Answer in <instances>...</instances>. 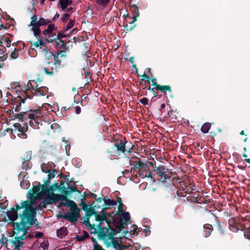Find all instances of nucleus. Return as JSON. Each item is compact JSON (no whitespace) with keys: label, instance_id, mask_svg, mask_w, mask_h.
<instances>
[{"label":"nucleus","instance_id":"obj_1","mask_svg":"<svg viewBox=\"0 0 250 250\" xmlns=\"http://www.w3.org/2000/svg\"><path fill=\"white\" fill-rule=\"evenodd\" d=\"M16 210L13 208L7 212V216L12 221H15L18 218L17 210L22 209V213L20 214L22 222L20 224H23L24 228L26 225L29 227L35 223L36 221V210L40 208V205L36 201L35 199L23 201L21 203V206H16Z\"/></svg>","mask_w":250,"mask_h":250},{"label":"nucleus","instance_id":"obj_2","mask_svg":"<svg viewBox=\"0 0 250 250\" xmlns=\"http://www.w3.org/2000/svg\"><path fill=\"white\" fill-rule=\"evenodd\" d=\"M114 142L113 146L108 150L111 155H126L136 153V146L128 142L125 138L115 140Z\"/></svg>","mask_w":250,"mask_h":250},{"label":"nucleus","instance_id":"obj_3","mask_svg":"<svg viewBox=\"0 0 250 250\" xmlns=\"http://www.w3.org/2000/svg\"><path fill=\"white\" fill-rule=\"evenodd\" d=\"M37 82L35 80H30L25 85V89L23 91L22 96L26 99H31L33 96H43L48 92V89L46 86H38Z\"/></svg>","mask_w":250,"mask_h":250},{"label":"nucleus","instance_id":"obj_4","mask_svg":"<svg viewBox=\"0 0 250 250\" xmlns=\"http://www.w3.org/2000/svg\"><path fill=\"white\" fill-rule=\"evenodd\" d=\"M14 233L17 235H19L18 237H15L14 239L12 240L10 245L12 250H20L21 248L22 247L23 242L22 241L26 238L24 235L26 232V229L24 228L23 224H15L14 225Z\"/></svg>","mask_w":250,"mask_h":250},{"label":"nucleus","instance_id":"obj_5","mask_svg":"<svg viewBox=\"0 0 250 250\" xmlns=\"http://www.w3.org/2000/svg\"><path fill=\"white\" fill-rule=\"evenodd\" d=\"M60 201H61L62 202L58 206V207H60L61 206H66L71 208L72 207L75 206L76 205L74 201L68 200L65 196L62 195H59L52 193L51 194H48L46 196L45 202L48 204H56Z\"/></svg>","mask_w":250,"mask_h":250},{"label":"nucleus","instance_id":"obj_6","mask_svg":"<svg viewBox=\"0 0 250 250\" xmlns=\"http://www.w3.org/2000/svg\"><path fill=\"white\" fill-rule=\"evenodd\" d=\"M46 114L42 107L37 109H30L28 111L21 112L20 114H14L12 117L13 119L18 118L19 120L24 121L28 119H35L37 117H42Z\"/></svg>","mask_w":250,"mask_h":250},{"label":"nucleus","instance_id":"obj_7","mask_svg":"<svg viewBox=\"0 0 250 250\" xmlns=\"http://www.w3.org/2000/svg\"><path fill=\"white\" fill-rule=\"evenodd\" d=\"M130 10L131 11L133 14V18L130 17L128 14L125 15V18H128L129 19H133V20L131 21H128V23L131 24L130 26L128 24H126L125 26V28L126 31H131L136 26V24L134 22L137 21V18L140 16L139 11V8L137 5L135 4H131V1L129 3Z\"/></svg>","mask_w":250,"mask_h":250},{"label":"nucleus","instance_id":"obj_8","mask_svg":"<svg viewBox=\"0 0 250 250\" xmlns=\"http://www.w3.org/2000/svg\"><path fill=\"white\" fill-rule=\"evenodd\" d=\"M53 63L52 60L49 59L46 55L44 60V64L42 66V69L47 75L52 76L58 72V69L55 65L51 63Z\"/></svg>","mask_w":250,"mask_h":250},{"label":"nucleus","instance_id":"obj_9","mask_svg":"<svg viewBox=\"0 0 250 250\" xmlns=\"http://www.w3.org/2000/svg\"><path fill=\"white\" fill-rule=\"evenodd\" d=\"M63 53H64V51H57L54 53H53L52 52H49L46 54L51 60H52L53 63L51 64L55 65L58 69L61 63V61L59 58L66 57V55Z\"/></svg>","mask_w":250,"mask_h":250},{"label":"nucleus","instance_id":"obj_10","mask_svg":"<svg viewBox=\"0 0 250 250\" xmlns=\"http://www.w3.org/2000/svg\"><path fill=\"white\" fill-rule=\"evenodd\" d=\"M80 209L77 205L70 208L69 211L66 213L63 218L71 222H75L80 217Z\"/></svg>","mask_w":250,"mask_h":250},{"label":"nucleus","instance_id":"obj_11","mask_svg":"<svg viewBox=\"0 0 250 250\" xmlns=\"http://www.w3.org/2000/svg\"><path fill=\"white\" fill-rule=\"evenodd\" d=\"M157 177L159 180L164 181L170 177V172L163 166H159L155 169Z\"/></svg>","mask_w":250,"mask_h":250},{"label":"nucleus","instance_id":"obj_12","mask_svg":"<svg viewBox=\"0 0 250 250\" xmlns=\"http://www.w3.org/2000/svg\"><path fill=\"white\" fill-rule=\"evenodd\" d=\"M26 98L22 96H18V98L15 101L13 102V104L15 105V107H13V109H14L16 112H19L21 110V103H24L25 100Z\"/></svg>","mask_w":250,"mask_h":250},{"label":"nucleus","instance_id":"obj_13","mask_svg":"<svg viewBox=\"0 0 250 250\" xmlns=\"http://www.w3.org/2000/svg\"><path fill=\"white\" fill-rule=\"evenodd\" d=\"M204 236L206 237H208L210 235L211 232L213 229V227H212V225L208 224H205L204 226Z\"/></svg>","mask_w":250,"mask_h":250},{"label":"nucleus","instance_id":"obj_14","mask_svg":"<svg viewBox=\"0 0 250 250\" xmlns=\"http://www.w3.org/2000/svg\"><path fill=\"white\" fill-rule=\"evenodd\" d=\"M30 42L32 44V46L35 48L40 46V48H42V46L45 47L46 46V44L42 38H39L36 42H32V41H30Z\"/></svg>","mask_w":250,"mask_h":250},{"label":"nucleus","instance_id":"obj_15","mask_svg":"<svg viewBox=\"0 0 250 250\" xmlns=\"http://www.w3.org/2000/svg\"><path fill=\"white\" fill-rule=\"evenodd\" d=\"M157 90H160L162 93H165L167 91L171 92V88L170 85H161L158 84L155 88Z\"/></svg>","mask_w":250,"mask_h":250},{"label":"nucleus","instance_id":"obj_16","mask_svg":"<svg viewBox=\"0 0 250 250\" xmlns=\"http://www.w3.org/2000/svg\"><path fill=\"white\" fill-rule=\"evenodd\" d=\"M58 237L60 238H63L67 234V229L65 227H62L57 231Z\"/></svg>","mask_w":250,"mask_h":250},{"label":"nucleus","instance_id":"obj_17","mask_svg":"<svg viewBox=\"0 0 250 250\" xmlns=\"http://www.w3.org/2000/svg\"><path fill=\"white\" fill-rule=\"evenodd\" d=\"M58 40L61 44V48L63 49L62 51H64V52H65L68 50V47L67 46V44L68 43L69 41L63 40V39H59Z\"/></svg>","mask_w":250,"mask_h":250},{"label":"nucleus","instance_id":"obj_18","mask_svg":"<svg viewBox=\"0 0 250 250\" xmlns=\"http://www.w3.org/2000/svg\"><path fill=\"white\" fill-rule=\"evenodd\" d=\"M211 127V124L209 123H204L201 126V130L204 133H207L208 132Z\"/></svg>","mask_w":250,"mask_h":250},{"label":"nucleus","instance_id":"obj_19","mask_svg":"<svg viewBox=\"0 0 250 250\" xmlns=\"http://www.w3.org/2000/svg\"><path fill=\"white\" fill-rule=\"evenodd\" d=\"M121 218L123 221L128 222L130 219V214L128 212H123L121 214Z\"/></svg>","mask_w":250,"mask_h":250},{"label":"nucleus","instance_id":"obj_20","mask_svg":"<svg viewBox=\"0 0 250 250\" xmlns=\"http://www.w3.org/2000/svg\"><path fill=\"white\" fill-rule=\"evenodd\" d=\"M14 129V131H18L20 133L19 135H21L20 136H22V127L21 125L19 123H15L13 125Z\"/></svg>","mask_w":250,"mask_h":250},{"label":"nucleus","instance_id":"obj_21","mask_svg":"<svg viewBox=\"0 0 250 250\" xmlns=\"http://www.w3.org/2000/svg\"><path fill=\"white\" fill-rule=\"evenodd\" d=\"M4 48V49H1L0 48V54L2 55L1 56H0V62H3L7 58V53H6L5 48Z\"/></svg>","mask_w":250,"mask_h":250},{"label":"nucleus","instance_id":"obj_22","mask_svg":"<svg viewBox=\"0 0 250 250\" xmlns=\"http://www.w3.org/2000/svg\"><path fill=\"white\" fill-rule=\"evenodd\" d=\"M62 140L63 142H65V149L66 150V154L67 156H69L70 155V153H69V151H70V148H71V146H70V144L69 142H67L66 140H65V137H63L62 138Z\"/></svg>","mask_w":250,"mask_h":250},{"label":"nucleus","instance_id":"obj_23","mask_svg":"<svg viewBox=\"0 0 250 250\" xmlns=\"http://www.w3.org/2000/svg\"><path fill=\"white\" fill-rule=\"evenodd\" d=\"M51 22V21L48 19H44L43 18H41L39 19V21H37V24L38 25L42 26L45 25Z\"/></svg>","mask_w":250,"mask_h":250},{"label":"nucleus","instance_id":"obj_24","mask_svg":"<svg viewBox=\"0 0 250 250\" xmlns=\"http://www.w3.org/2000/svg\"><path fill=\"white\" fill-rule=\"evenodd\" d=\"M22 127V136H20V137L26 139L27 138V135L25 134V132L28 130V125L27 123H24L22 125H21Z\"/></svg>","mask_w":250,"mask_h":250},{"label":"nucleus","instance_id":"obj_25","mask_svg":"<svg viewBox=\"0 0 250 250\" xmlns=\"http://www.w3.org/2000/svg\"><path fill=\"white\" fill-rule=\"evenodd\" d=\"M40 117H37L35 119H31L32 120L29 121V125L33 127H35L39 125V119Z\"/></svg>","mask_w":250,"mask_h":250},{"label":"nucleus","instance_id":"obj_26","mask_svg":"<svg viewBox=\"0 0 250 250\" xmlns=\"http://www.w3.org/2000/svg\"><path fill=\"white\" fill-rule=\"evenodd\" d=\"M40 190V186H36L34 187L32 191H30V194L31 195V197H33L34 196V195L37 194Z\"/></svg>","mask_w":250,"mask_h":250},{"label":"nucleus","instance_id":"obj_27","mask_svg":"<svg viewBox=\"0 0 250 250\" xmlns=\"http://www.w3.org/2000/svg\"><path fill=\"white\" fill-rule=\"evenodd\" d=\"M146 164L141 162L140 160L137 162L135 167L140 169H145Z\"/></svg>","mask_w":250,"mask_h":250},{"label":"nucleus","instance_id":"obj_28","mask_svg":"<svg viewBox=\"0 0 250 250\" xmlns=\"http://www.w3.org/2000/svg\"><path fill=\"white\" fill-rule=\"evenodd\" d=\"M110 0H96V2L99 5H101L103 6H106V5L109 2Z\"/></svg>","mask_w":250,"mask_h":250},{"label":"nucleus","instance_id":"obj_29","mask_svg":"<svg viewBox=\"0 0 250 250\" xmlns=\"http://www.w3.org/2000/svg\"><path fill=\"white\" fill-rule=\"evenodd\" d=\"M49 246V243L47 240H44L42 243L40 244V247L43 250H46L48 249Z\"/></svg>","mask_w":250,"mask_h":250},{"label":"nucleus","instance_id":"obj_30","mask_svg":"<svg viewBox=\"0 0 250 250\" xmlns=\"http://www.w3.org/2000/svg\"><path fill=\"white\" fill-rule=\"evenodd\" d=\"M106 215L104 214H96V220L99 221H103L106 220Z\"/></svg>","mask_w":250,"mask_h":250},{"label":"nucleus","instance_id":"obj_31","mask_svg":"<svg viewBox=\"0 0 250 250\" xmlns=\"http://www.w3.org/2000/svg\"><path fill=\"white\" fill-rule=\"evenodd\" d=\"M19 50L15 48L14 50L11 53V55H10L11 58L13 59H16L18 58V57H19Z\"/></svg>","mask_w":250,"mask_h":250},{"label":"nucleus","instance_id":"obj_32","mask_svg":"<svg viewBox=\"0 0 250 250\" xmlns=\"http://www.w3.org/2000/svg\"><path fill=\"white\" fill-rule=\"evenodd\" d=\"M32 31H33L34 36H35L36 38H37L38 39L39 38H41L40 37V36L41 34V31L40 28L32 29Z\"/></svg>","mask_w":250,"mask_h":250},{"label":"nucleus","instance_id":"obj_33","mask_svg":"<svg viewBox=\"0 0 250 250\" xmlns=\"http://www.w3.org/2000/svg\"><path fill=\"white\" fill-rule=\"evenodd\" d=\"M68 0H60V3L62 10H64L68 6Z\"/></svg>","mask_w":250,"mask_h":250},{"label":"nucleus","instance_id":"obj_34","mask_svg":"<svg viewBox=\"0 0 250 250\" xmlns=\"http://www.w3.org/2000/svg\"><path fill=\"white\" fill-rule=\"evenodd\" d=\"M75 24V20H70L69 23L64 27V30L66 31L71 28Z\"/></svg>","mask_w":250,"mask_h":250},{"label":"nucleus","instance_id":"obj_35","mask_svg":"<svg viewBox=\"0 0 250 250\" xmlns=\"http://www.w3.org/2000/svg\"><path fill=\"white\" fill-rule=\"evenodd\" d=\"M104 203L107 206H114L117 204L116 201L109 199L104 200Z\"/></svg>","mask_w":250,"mask_h":250},{"label":"nucleus","instance_id":"obj_36","mask_svg":"<svg viewBox=\"0 0 250 250\" xmlns=\"http://www.w3.org/2000/svg\"><path fill=\"white\" fill-rule=\"evenodd\" d=\"M69 37L70 35H66L64 34L61 32H59L56 36V38L58 39V40L59 39H62L63 38H66L67 37Z\"/></svg>","mask_w":250,"mask_h":250},{"label":"nucleus","instance_id":"obj_37","mask_svg":"<svg viewBox=\"0 0 250 250\" xmlns=\"http://www.w3.org/2000/svg\"><path fill=\"white\" fill-rule=\"evenodd\" d=\"M46 192H47V190H45V191H42L41 192H39L37 196H36V197L37 198H39V199H42L44 195H45V196L48 194V193H46ZM48 194H50L49 193H48ZM46 198V197H45V198Z\"/></svg>","mask_w":250,"mask_h":250},{"label":"nucleus","instance_id":"obj_38","mask_svg":"<svg viewBox=\"0 0 250 250\" xmlns=\"http://www.w3.org/2000/svg\"><path fill=\"white\" fill-rule=\"evenodd\" d=\"M2 40L7 43L6 47H9L11 45V40L7 37H3Z\"/></svg>","mask_w":250,"mask_h":250},{"label":"nucleus","instance_id":"obj_39","mask_svg":"<svg viewBox=\"0 0 250 250\" xmlns=\"http://www.w3.org/2000/svg\"><path fill=\"white\" fill-rule=\"evenodd\" d=\"M93 250H105L96 242H94Z\"/></svg>","mask_w":250,"mask_h":250},{"label":"nucleus","instance_id":"obj_40","mask_svg":"<svg viewBox=\"0 0 250 250\" xmlns=\"http://www.w3.org/2000/svg\"><path fill=\"white\" fill-rule=\"evenodd\" d=\"M42 34L45 36H48L49 38L53 37L54 36V35L50 33V32H49L47 29L42 31ZM54 35L56 36V34H54Z\"/></svg>","mask_w":250,"mask_h":250},{"label":"nucleus","instance_id":"obj_41","mask_svg":"<svg viewBox=\"0 0 250 250\" xmlns=\"http://www.w3.org/2000/svg\"><path fill=\"white\" fill-rule=\"evenodd\" d=\"M53 40H54V43H55V45L57 47H58V49H61V43L59 40H58V39L56 38H53Z\"/></svg>","mask_w":250,"mask_h":250},{"label":"nucleus","instance_id":"obj_42","mask_svg":"<svg viewBox=\"0 0 250 250\" xmlns=\"http://www.w3.org/2000/svg\"><path fill=\"white\" fill-rule=\"evenodd\" d=\"M55 28V25L54 24H49L47 27V30L50 32L52 34V31Z\"/></svg>","mask_w":250,"mask_h":250},{"label":"nucleus","instance_id":"obj_43","mask_svg":"<svg viewBox=\"0 0 250 250\" xmlns=\"http://www.w3.org/2000/svg\"><path fill=\"white\" fill-rule=\"evenodd\" d=\"M37 19V17L35 15L31 17V21L30 25H34L36 24V23L37 22H36Z\"/></svg>","mask_w":250,"mask_h":250},{"label":"nucleus","instance_id":"obj_44","mask_svg":"<svg viewBox=\"0 0 250 250\" xmlns=\"http://www.w3.org/2000/svg\"><path fill=\"white\" fill-rule=\"evenodd\" d=\"M151 82L152 83V85L155 86V88H156L157 85H158L159 84L157 83V79L156 78H153L152 77V79H151Z\"/></svg>","mask_w":250,"mask_h":250},{"label":"nucleus","instance_id":"obj_45","mask_svg":"<svg viewBox=\"0 0 250 250\" xmlns=\"http://www.w3.org/2000/svg\"><path fill=\"white\" fill-rule=\"evenodd\" d=\"M70 17V15L69 14L66 13L64 14L63 17H62V20L63 22H66Z\"/></svg>","mask_w":250,"mask_h":250},{"label":"nucleus","instance_id":"obj_46","mask_svg":"<svg viewBox=\"0 0 250 250\" xmlns=\"http://www.w3.org/2000/svg\"><path fill=\"white\" fill-rule=\"evenodd\" d=\"M142 77L143 78L142 79V81H144L145 79H146V81H148V83H149V81L150 79L148 75H146V73H144L142 75Z\"/></svg>","mask_w":250,"mask_h":250},{"label":"nucleus","instance_id":"obj_47","mask_svg":"<svg viewBox=\"0 0 250 250\" xmlns=\"http://www.w3.org/2000/svg\"><path fill=\"white\" fill-rule=\"evenodd\" d=\"M148 102V99L146 98H143L140 100V102L144 105L147 104Z\"/></svg>","mask_w":250,"mask_h":250},{"label":"nucleus","instance_id":"obj_48","mask_svg":"<svg viewBox=\"0 0 250 250\" xmlns=\"http://www.w3.org/2000/svg\"><path fill=\"white\" fill-rule=\"evenodd\" d=\"M75 108V112L77 114H79L81 112V108L79 105H76L74 107Z\"/></svg>","mask_w":250,"mask_h":250},{"label":"nucleus","instance_id":"obj_49","mask_svg":"<svg viewBox=\"0 0 250 250\" xmlns=\"http://www.w3.org/2000/svg\"><path fill=\"white\" fill-rule=\"evenodd\" d=\"M88 236H89L88 233L86 232H84V236L83 237L81 236H79L78 237V240H80V241L83 240L85 238L88 237Z\"/></svg>","mask_w":250,"mask_h":250},{"label":"nucleus","instance_id":"obj_50","mask_svg":"<svg viewBox=\"0 0 250 250\" xmlns=\"http://www.w3.org/2000/svg\"><path fill=\"white\" fill-rule=\"evenodd\" d=\"M33 154V151L32 149L27 150L25 152V156H31Z\"/></svg>","mask_w":250,"mask_h":250},{"label":"nucleus","instance_id":"obj_51","mask_svg":"<svg viewBox=\"0 0 250 250\" xmlns=\"http://www.w3.org/2000/svg\"><path fill=\"white\" fill-rule=\"evenodd\" d=\"M43 236V233L41 232H37L35 234V237L37 238H41Z\"/></svg>","mask_w":250,"mask_h":250},{"label":"nucleus","instance_id":"obj_52","mask_svg":"<svg viewBox=\"0 0 250 250\" xmlns=\"http://www.w3.org/2000/svg\"><path fill=\"white\" fill-rule=\"evenodd\" d=\"M51 38V37H50V38L48 37V38H45V40L50 43H52L53 42H54V40H53V38Z\"/></svg>","mask_w":250,"mask_h":250},{"label":"nucleus","instance_id":"obj_53","mask_svg":"<svg viewBox=\"0 0 250 250\" xmlns=\"http://www.w3.org/2000/svg\"><path fill=\"white\" fill-rule=\"evenodd\" d=\"M59 16H60V15L58 13H56L55 15L53 18L52 20L53 21H56L59 18Z\"/></svg>","mask_w":250,"mask_h":250},{"label":"nucleus","instance_id":"obj_54","mask_svg":"<svg viewBox=\"0 0 250 250\" xmlns=\"http://www.w3.org/2000/svg\"><path fill=\"white\" fill-rule=\"evenodd\" d=\"M26 183V187H24V188H27L28 187V183H27V182H26V181H22V182L21 183V186L23 187V184H24V183Z\"/></svg>","mask_w":250,"mask_h":250},{"label":"nucleus","instance_id":"obj_55","mask_svg":"<svg viewBox=\"0 0 250 250\" xmlns=\"http://www.w3.org/2000/svg\"><path fill=\"white\" fill-rule=\"evenodd\" d=\"M244 235H245V237L246 238L250 239V232H249V233H245Z\"/></svg>","mask_w":250,"mask_h":250},{"label":"nucleus","instance_id":"obj_56","mask_svg":"<svg viewBox=\"0 0 250 250\" xmlns=\"http://www.w3.org/2000/svg\"><path fill=\"white\" fill-rule=\"evenodd\" d=\"M31 26H32V29H35L37 28H40V27L41 26L40 25H38V24H37V22L36 23V24L34 25H31Z\"/></svg>","mask_w":250,"mask_h":250},{"label":"nucleus","instance_id":"obj_57","mask_svg":"<svg viewBox=\"0 0 250 250\" xmlns=\"http://www.w3.org/2000/svg\"><path fill=\"white\" fill-rule=\"evenodd\" d=\"M158 96V93L157 91L153 92V98L157 97Z\"/></svg>","mask_w":250,"mask_h":250},{"label":"nucleus","instance_id":"obj_58","mask_svg":"<svg viewBox=\"0 0 250 250\" xmlns=\"http://www.w3.org/2000/svg\"><path fill=\"white\" fill-rule=\"evenodd\" d=\"M210 134L211 135V137H214L216 135V133L214 131H210Z\"/></svg>","mask_w":250,"mask_h":250},{"label":"nucleus","instance_id":"obj_59","mask_svg":"<svg viewBox=\"0 0 250 250\" xmlns=\"http://www.w3.org/2000/svg\"><path fill=\"white\" fill-rule=\"evenodd\" d=\"M72 7H68L66 8V11L67 12H71L72 11Z\"/></svg>","mask_w":250,"mask_h":250},{"label":"nucleus","instance_id":"obj_60","mask_svg":"<svg viewBox=\"0 0 250 250\" xmlns=\"http://www.w3.org/2000/svg\"><path fill=\"white\" fill-rule=\"evenodd\" d=\"M155 89V88L151 87L150 86H149L147 89L151 92H153L154 89Z\"/></svg>","mask_w":250,"mask_h":250},{"label":"nucleus","instance_id":"obj_61","mask_svg":"<svg viewBox=\"0 0 250 250\" xmlns=\"http://www.w3.org/2000/svg\"><path fill=\"white\" fill-rule=\"evenodd\" d=\"M134 57H131L129 59V61L131 63H133L134 62Z\"/></svg>","mask_w":250,"mask_h":250},{"label":"nucleus","instance_id":"obj_62","mask_svg":"<svg viewBox=\"0 0 250 250\" xmlns=\"http://www.w3.org/2000/svg\"><path fill=\"white\" fill-rule=\"evenodd\" d=\"M238 167L242 169H244L246 167V166H242V165H238Z\"/></svg>","mask_w":250,"mask_h":250},{"label":"nucleus","instance_id":"obj_63","mask_svg":"<svg viewBox=\"0 0 250 250\" xmlns=\"http://www.w3.org/2000/svg\"><path fill=\"white\" fill-rule=\"evenodd\" d=\"M165 106H166V104H162L160 106V110H161V109L164 108L165 107Z\"/></svg>","mask_w":250,"mask_h":250},{"label":"nucleus","instance_id":"obj_64","mask_svg":"<svg viewBox=\"0 0 250 250\" xmlns=\"http://www.w3.org/2000/svg\"><path fill=\"white\" fill-rule=\"evenodd\" d=\"M10 131H11V132H13V131H14V129H12L9 128H7L6 129V131L7 132H9Z\"/></svg>","mask_w":250,"mask_h":250}]
</instances>
